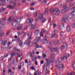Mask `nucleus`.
Wrapping results in <instances>:
<instances>
[{
	"instance_id": "15",
	"label": "nucleus",
	"mask_w": 75,
	"mask_h": 75,
	"mask_svg": "<svg viewBox=\"0 0 75 75\" xmlns=\"http://www.w3.org/2000/svg\"><path fill=\"white\" fill-rule=\"evenodd\" d=\"M45 31H46L44 29H43L42 30L41 33H40V37H41L44 36V35H43V34L42 33H45Z\"/></svg>"
},
{
	"instance_id": "22",
	"label": "nucleus",
	"mask_w": 75,
	"mask_h": 75,
	"mask_svg": "<svg viewBox=\"0 0 75 75\" xmlns=\"http://www.w3.org/2000/svg\"><path fill=\"white\" fill-rule=\"evenodd\" d=\"M57 36V35L56 34H53L52 35L51 37L52 38H56Z\"/></svg>"
},
{
	"instance_id": "58",
	"label": "nucleus",
	"mask_w": 75,
	"mask_h": 75,
	"mask_svg": "<svg viewBox=\"0 0 75 75\" xmlns=\"http://www.w3.org/2000/svg\"><path fill=\"white\" fill-rule=\"evenodd\" d=\"M72 28H75V23H74L72 25Z\"/></svg>"
},
{
	"instance_id": "28",
	"label": "nucleus",
	"mask_w": 75,
	"mask_h": 75,
	"mask_svg": "<svg viewBox=\"0 0 75 75\" xmlns=\"http://www.w3.org/2000/svg\"><path fill=\"white\" fill-rule=\"evenodd\" d=\"M20 47H23L24 45V43H23L22 42H21L19 44Z\"/></svg>"
},
{
	"instance_id": "55",
	"label": "nucleus",
	"mask_w": 75,
	"mask_h": 75,
	"mask_svg": "<svg viewBox=\"0 0 75 75\" xmlns=\"http://www.w3.org/2000/svg\"><path fill=\"white\" fill-rule=\"evenodd\" d=\"M75 6V2L72 3L71 4V5L69 6Z\"/></svg>"
},
{
	"instance_id": "17",
	"label": "nucleus",
	"mask_w": 75,
	"mask_h": 75,
	"mask_svg": "<svg viewBox=\"0 0 75 75\" xmlns=\"http://www.w3.org/2000/svg\"><path fill=\"white\" fill-rule=\"evenodd\" d=\"M22 28L23 25H22V24H20L17 27V30H21V29H22Z\"/></svg>"
},
{
	"instance_id": "41",
	"label": "nucleus",
	"mask_w": 75,
	"mask_h": 75,
	"mask_svg": "<svg viewBox=\"0 0 75 75\" xmlns=\"http://www.w3.org/2000/svg\"><path fill=\"white\" fill-rule=\"evenodd\" d=\"M49 70H50V66L47 67L46 70V72H47H47H48V71H49Z\"/></svg>"
},
{
	"instance_id": "60",
	"label": "nucleus",
	"mask_w": 75,
	"mask_h": 75,
	"mask_svg": "<svg viewBox=\"0 0 75 75\" xmlns=\"http://www.w3.org/2000/svg\"><path fill=\"white\" fill-rule=\"evenodd\" d=\"M40 20V19L39 18V17H38V18H36L35 20V21H36V22H37V21H38V20Z\"/></svg>"
},
{
	"instance_id": "52",
	"label": "nucleus",
	"mask_w": 75,
	"mask_h": 75,
	"mask_svg": "<svg viewBox=\"0 0 75 75\" xmlns=\"http://www.w3.org/2000/svg\"><path fill=\"white\" fill-rule=\"evenodd\" d=\"M1 28H3V29H4V28H5V27H4V24H3L1 25Z\"/></svg>"
},
{
	"instance_id": "13",
	"label": "nucleus",
	"mask_w": 75,
	"mask_h": 75,
	"mask_svg": "<svg viewBox=\"0 0 75 75\" xmlns=\"http://www.w3.org/2000/svg\"><path fill=\"white\" fill-rule=\"evenodd\" d=\"M70 12H71L70 14H72L73 13H74L75 12V7L71 8L70 11Z\"/></svg>"
},
{
	"instance_id": "61",
	"label": "nucleus",
	"mask_w": 75,
	"mask_h": 75,
	"mask_svg": "<svg viewBox=\"0 0 75 75\" xmlns=\"http://www.w3.org/2000/svg\"><path fill=\"white\" fill-rule=\"evenodd\" d=\"M31 69H32V70H35V68L33 67H31Z\"/></svg>"
},
{
	"instance_id": "64",
	"label": "nucleus",
	"mask_w": 75,
	"mask_h": 75,
	"mask_svg": "<svg viewBox=\"0 0 75 75\" xmlns=\"http://www.w3.org/2000/svg\"><path fill=\"white\" fill-rule=\"evenodd\" d=\"M30 13L29 12L26 14V16H30Z\"/></svg>"
},
{
	"instance_id": "20",
	"label": "nucleus",
	"mask_w": 75,
	"mask_h": 75,
	"mask_svg": "<svg viewBox=\"0 0 75 75\" xmlns=\"http://www.w3.org/2000/svg\"><path fill=\"white\" fill-rule=\"evenodd\" d=\"M47 0H45L42 2L41 4L43 5H45L47 4Z\"/></svg>"
},
{
	"instance_id": "34",
	"label": "nucleus",
	"mask_w": 75,
	"mask_h": 75,
	"mask_svg": "<svg viewBox=\"0 0 75 75\" xmlns=\"http://www.w3.org/2000/svg\"><path fill=\"white\" fill-rule=\"evenodd\" d=\"M31 62L29 61L28 63V64L27 65V67H29L31 65Z\"/></svg>"
},
{
	"instance_id": "11",
	"label": "nucleus",
	"mask_w": 75,
	"mask_h": 75,
	"mask_svg": "<svg viewBox=\"0 0 75 75\" xmlns=\"http://www.w3.org/2000/svg\"><path fill=\"white\" fill-rule=\"evenodd\" d=\"M57 60L59 62H62V61H64V60L65 61V58H64V57H59L57 59Z\"/></svg>"
},
{
	"instance_id": "25",
	"label": "nucleus",
	"mask_w": 75,
	"mask_h": 75,
	"mask_svg": "<svg viewBox=\"0 0 75 75\" xmlns=\"http://www.w3.org/2000/svg\"><path fill=\"white\" fill-rule=\"evenodd\" d=\"M43 42L45 44H47L48 43V40L47 39H45L43 40Z\"/></svg>"
},
{
	"instance_id": "14",
	"label": "nucleus",
	"mask_w": 75,
	"mask_h": 75,
	"mask_svg": "<svg viewBox=\"0 0 75 75\" xmlns=\"http://www.w3.org/2000/svg\"><path fill=\"white\" fill-rule=\"evenodd\" d=\"M33 21V19L31 18L28 19L27 20L26 23H32Z\"/></svg>"
},
{
	"instance_id": "32",
	"label": "nucleus",
	"mask_w": 75,
	"mask_h": 75,
	"mask_svg": "<svg viewBox=\"0 0 75 75\" xmlns=\"http://www.w3.org/2000/svg\"><path fill=\"white\" fill-rule=\"evenodd\" d=\"M36 59H37V57L36 56H33V59H32V61H35Z\"/></svg>"
},
{
	"instance_id": "27",
	"label": "nucleus",
	"mask_w": 75,
	"mask_h": 75,
	"mask_svg": "<svg viewBox=\"0 0 75 75\" xmlns=\"http://www.w3.org/2000/svg\"><path fill=\"white\" fill-rule=\"evenodd\" d=\"M33 34V33H32V32H30L28 33V37H30L31 36H32V35Z\"/></svg>"
},
{
	"instance_id": "33",
	"label": "nucleus",
	"mask_w": 75,
	"mask_h": 75,
	"mask_svg": "<svg viewBox=\"0 0 75 75\" xmlns=\"http://www.w3.org/2000/svg\"><path fill=\"white\" fill-rule=\"evenodd\" d=\"M66 11V8H62V11L61 12L62 13H65V11Z\"/></svg>"
},
{
	"instance_id": "16",
	"label": "nucleus",
	"mask_w": 75,
	"mask_h": 75,
	"mask_svg": "<svg viewBox=\"0 0 75 75\" xmlns=\"http://www.w3.org/2000/svg\"><path fill=\"white\" fill-rule=\"evenodd\" d=\"M67 31V32H69L71 31V26L69 25H68L67 27L66 28Z\"/></svg>"
},
{
	"instance_id": "56",
	"label": "nucleus",
	"mask_w": 75,
	"mask_h": 75,
	"mask_svg": "<svg viewBox=\"0 0 75 75\" xmlns=\"http://www.w3.org/2000/svg\"><path fill=\"white\" fill-rule=\"evenodd\" d=\"M65 39H63L62 40V42H63V43H64V42H65Z\"/></svg>"
},
{
	"instance_id": "39",
	"label": "nucleus",
	"mask_w": 75,
	"mask_h": 75,
	"mask_svg": "<svg viewBox=\"0 0 75 75\" xmlns=\"http://www.w3.org/2000/svg\"><path fill=\"white\" fill-rule=\"evenodd\" d=\"M8 8H14V7H13V5H10L8 6Z\"/></svg>"
},
{
	"instance_id": "40",
	"label": "nucleus",
	"mask_w": 75,
	"mask_h": 75,
	"mask_svg": "<svg viewBox=\"0 0 75 75\" xmlns=\"http://www.w3.org/2000/svg\"><path fill=\"white\" fill-rule=\"evenodd\" d=\"M22 35L23 37H25V35H26V33H25V32H23L22 33Z\"/></svg>"
},
{
	"instance_id": "19",
	"label": "nucleus",
	"mask_w": 75,
	"mask_h": 75,
	"mask_svg": "<svg viewBox=\"0 0 75 75\" xmlns=\"http://www.w3.org/2000/svg\"><path fill=\"white\" fill-rule=\"evenodd\" d=\"M14 18V16H12L8 20V21H11V20H13Z\"/></svg>"
},
{
	"instance_id": "6",
	"label": "nucleus",
	"mask_w": 75,
	"mask_h": 75,
	"mask_svg": "<svg viewBox=\"0 0 75 75\" xmlns=\"http://www.w3.org/2000/svg\"><path fill=\"white\" fill-rule=\"evenodd\" d=\"M56 67L57 69L60 70V71H62L63 69L64 68V64L62 63H59L58 64L56 65Z\"/></svg>"
},
{
	"instance_id": "37",
	"label": "nucleus",
	"mask_w": 75,
	"mask_h": 75,
	"mask_svg": "<svg viewBox=\"0 0 75 75\" xmlns=\"http://www.w3.org/2000/svg\"><path fill=\"white\" fill-rule=\"evenodd\" d=\"M36 72L38 75H40L41 74V72L38 71H37Z\"/></svg>"
},
{
	"instance_id": "49",
	"label": "nucleus",
	"mask_w": 75,
	"mask_h": 75,
	"mask_svg": "<svg viewBox=\"0 0 75 75\" xmlns=\"http://www.w3.org/2000/svg\"><path fill=\"white\" fill-rule=\"evenodd\" d=\"M11 32V31H10V30H9L7 32V33H6V35H9V34H10V33Z\"/></svg>"
},
{
	"instance_id": "1",
	"label": "nucleus",
	"mask_w": 75,
	"mask_h": 75,
	"mask_svg": "<svg viewBox=\"0 0 75 75\" xmlns=\"http://www.w3.org/2000/svg\"><path fill=\"white\" fill-rule=\"evenodd\" d=\"M13 50L15 51V52H16V53H14V52H13L11 54V57H12L13 56H14V55H16V54H17V55L18 57H20L22 55V52H21V51L19 49H18L16 47H14Z\"/></svg>"
},
{
	"instance_id": "35",
	"label": "nucleus",
	"mask_w": 75,
	"mask_h": 75,
	"mask_svg": "<svg viewBox=\"0 0 75 75\" xmlns=\"http://www.w3.org/2000/svg\"><path fill=\"white\" fill-rule=\"evenodd\" d=\"M7 43V42L6 40L4 41L3 42V44L4 45H6Z\"/></svg>"
},
{
	"instance_id": "47",
	"label": "nucleus",
	"mask_w": 75,
	"mask_h": 75,
	"mask_svg": "<svg viewBox=\"0 0 75 75\" xmlns=\"http://www.w3.org/2000/svg\"><path fill=\"white\" fill-rule=\"evenodd\" d=\"M35 13L38 15V14H39V13H40V11H37L35 12Z\"/></svg>"
},
{
	"instance_id": "53",
	"label": "nucleus",
	"mask_w": 75,
	"mask_h": 75,
	"mask_svg": "<svg viewBox=\"0 0 75 75\" xmlns=\"http://www.w3.org/2000/svg\"><path fill=\"white\" fill-rule=\"evenodd\" d=\"M62 21L63 23L65 22V18H63L62 19Z\"/></svg>"
},
{
	"instance_id": "45",
	"label": "nucleus",
	"mask_w": 75,
	"mask_h": 75,
	"mask_svg": "<svg viewBox=\"0 0 75 75\" xmlns=\"http://www.w3.org/2000/svg\"><path fill=\"white\" fill-rule=\"evenodd\" d=\"M73 16V15L71 14L70 15L68 16V17L69 18H72V16Z\"/></svg>"
},
{
	"instance_id": "42",
	"label": "nucleus",
	"mask_w": 75,
	"mask_h": 75,
	"mask_svg": "<svg viewBox=\"0 0 75 75\" xmlns=\"http://www.w3.org/2000/svg\"><path fill=\"white\" fill-rule=\"evenodd\" d=\"M35 5V3L34 2H32L30 5V6L33 7V6Z\"/></svg>"
},
{
	"instance_id": "23",
	"label": "nucleus",
	"mask_w": 75,
	"mask_h": 75,
	"mask_svg": "<svg viewBox=\"0 0 75 75\" xmlns=\"http://www.w3.org/2000/svg\"><path fill=\"white\" fill-rule=\"evenodd\" d=\"M53 44H56L57 45H59V41H54L53 42Z\"/></svg>"
},
{
	"instance_id": "18",
	"label": "nucleus",
	"mask_w": 75,
	"mask_h": 75,
	"mask_svg": "<svg viewBox=\"0 0 75 75\" xmlns=\"http://www.w3.org/2000/svg\"><path fill=\"white\" fill-rule=\"evenodd\" d=\"M48 12H49V9H48V8H47L44 11V13L45 14H48Z\"/></svg>"
},
{
	"instance_id": "50",
	"label": "nucleus",
	"mask_w": 75,
	"mask_h": 75,
	"mask_svg": "<svg viewBox=\"0 0 75 75\" xmlns=\"http://www.w3.org/2000/svg\"><path fill=\"white\" fill-rule=\"evenodd\" d=\"M63 8H66V9L67 10V8H68V6H67V5L66 4V5H65V6L63 7Z\"/></svg>"
},
{
	"instance_id": "24",
	"label": "nucleus",
	"mask_w": 75,
	"mask_h": 75,
	"mask_svg": "<svg viewBox=\"0 0 75 75\" xmlns=\"http://www.w3.org/2000/svg\"><path fill=\"white\" fill-rule=\"evenodd\" d=\"M11 44L10 42H9L7 43V45H8V47H7V49H9L10 50L11 49V47H10V45Z\"/></svg>"
},
{
	"instance_id": "59",
	"label": "nucleus",
	"mask_w": 75,
	"mask_h": 75,
	"mask_svg": "<svg viewBox=\"0 0 75 75\" xmlns=\"http://www.w3.org/2000/svg\"><path fill=\"white\" fill-rule=\"evenodd\" d=\"M8 72H9V73H11V72H12L11 69H8Z\"/></svg>"
},
{
	"instance_id": "57",
	"label": "nucleus",
	"mask_w": 75,
	"mask_h": 75,
	"mask_svg": "<svg viewBox=\"0 0 75 75\" xmlns=\"http://www.w3.org/2000/svg\"><path fill=\"white\" fill-rule=\"evenodd\" d=\"M24 63L23 62H22L21 64V67H23V66H24Z\"/></svg>"
},
{
	"instance_id": "31",
	"label": "nucleus",
	"mask_w": 75,
	"mask_h": 75,
	"mask_svg": "<svg viewBox=\"0 0 75 75\" xmlns=\"http://www.w3.org/2000/svg\"><path fill=\"white\" fill-rule=\"evenodd\" d=\"M64 27V24L62 23L60 26V28L61 29H63Z\"/></svg>"
},
{
	"instance_id": "8",
	"label": "nucleus",
	"mask_w": 75,
	"mask_h": 75,
	"mask_svg": "<svg viewBox=\"0 0 75 75\" xmlns=\"http://www.w3.org/2000/svg\"><path fill=\"white\" fill-rule=\"evenodd\" d=\"M50 50L52 52H55L58 53L59 52V48H55L54 47L50 48Z\"/></svg>"
},
{
	"instance_id": "54",
	"label": "nucleus",
	"mask_w": 75,
	"mask_h": 75,
	"mask_svg": "<svg viewBox=\"0 0 75 75\" xmlns=\"http://www.w3.org/2000/svg\"><path fill=\"white\" fill-rule=\"evenodd\" d=\"M42 56L44 58H45L46 57H47V55H46V54H43Z\"/></svg>"
},
{
	"instance_id": "3",
	"label": "nucleus",
	"mask_w": 75,
	"mask_h": 75,
	"mask_svg": "<svg viewBox=\"0 0 75 75\" xmlns=\"http://www.w3.org/2000/svg\"><path fill=\"white\" fill-rule=\"evenodd\" d=\"M47 64H50V62L54 63L56 62V60L54 58V54H51L50 56V59H47V58L45 59Z\"/></svg>"
},
{
	"instance_id": "12",
	"label": "nucleus",
	"mask_w": 75,
	"mask_h": 75,
	"mask_svg": "<svg viewBox=\"0 0 75 75\" xmlns=\"http://www.w3.org/2000/svg\"><path fill=\"white\" fill-rule=\"evenodd\" d=\"M6 19H7V17H6L4 18H3L1 19H0V25L4 23V21L6 20Z\"/></svg>"
},
{
	"instance_id": "46",
	"label": "nucleus",
	"mask_w": 75,
	"mask_h": 75,
	"mask_svg": "<svg viewBox=\"0 0 75 75\" xmlns=\"http://www.w3.org/2000/svg\"><path fill=\"white\" fill-rule=\"evenodd\" d=\"M16 63H17V60H14L13 61V64H16Z\"/></svg>"
},
{
	"instance_id": "44",
	"label": "nucleus",
	"mask_w": 75,
	"mask_h": 75,
	"mask_svg": "<svg viewBox=\"0 0 75 75\" xmlns=\"http://www.w3.org/2000/svg\"><path fill=\"white\" fill-rule=\"evenodd\" d=\"M33 17H36L38 15L36 14V13H33Z\"/></svg>"
},
{
	"instance_id": "5",
	"label": "nucleus",
	"mask_w": 75,
	"mask_h": 75,
	"mask_svg": "<svg viewBox=\"0 0 75 75\" xmlns=\"http://www.w3.org/2000/svg\"><path fill=\"white\" fill-rule=\"evenodd\" d=\"M55 11V13L56 15H58L60 13V11H59L58 8H56L55 9L52 8L50 10V13H53Z\"/></svg>"
},
{
	"instance_id": "51",
	"label": "nucleus",
	"mask_w": 75,
	"mask_h": 75,
	"mask_svg": "<svg viewBox=\"0 0 75 75\" xmlns=\"http://www.w3.org/2000/svg\"><path fill=\"white\" fill-rule=\"evenodd\" d=\"M32 53L33 54H35L36 53V51H35V50H33L32 51Z\"/></svg>"
},
{
	"instance_id": "30",
	"label": "nucleus",
	"mask_w": 75,
	"mask_h": 75,
	"mask_svg": "<svg viewBox=\"0 0 75 75\" xmlns=\"http://www.w3.org/2000/svg\"><path fill=\"white\" fill-rule=\"evenodd\" d=\"M65 48V46L63 45L61 46L60 49L61 50H64V49Z\"/></svg>"
},
{
	"instance_id": "29",
	"label": "nucleus",
	"mask_w": 75,
	"mask_h": 75,
	"mask_svg": "<svg viewBox=\"0 0 75 75\" xmlns=\"http://www.w3.org/2000/svg\"><path fill=\"white\" fill-rule=\"evenodd\" d=\"M40 31H39L38 30H36L35 32V33L36 34V35H38Z\"/></svg>"
},
{
	"instance_id": "7",
	"label": "nucleus",
	"mask_w": 75,
	"mask_h": 75,
	"mask_svg": "<svg viewBox=\"0 0 75 75\" xmlns=\"http://www.w3.org/2000/svg\"><path fill=\"white\" fill-rule=\"evenodd\" d=\"M32 38L30 37L28 38L27 41H25V43L26 44H28L29 47H32L33 46V44L32 42H30V41L31 40Z\"/></svg>"
},
{
	"instance_id": "26",
	"label": "nucleus",
	"mask_w": 75,
	"mask_h": 75,
	"mask_svg": "<svg viewBox=\"0 0 75 75\" xmlns=\"http://www.w3.org/2000/svg\"><path fill=\"white\" fill-rule=\"evenodd\" d=\"M6 10V9L4 8H1L0 9V13H1L3 11H5Z\"/></svg>"
},
{
	"instance_id": "10",
	"label": "nucleus",
	"mask_w": 75,
	"mask_h": 75,
	"mask_svg": "<svg viewBox=\"0 0 75 75\" xmlns=\"http://www.w3.org/2000/svg\"><path fill=\"white\" fill-rule=\"evenodd\" d=\"M70 55L68 53H66L65 54V56H64L63 57V58H64L65 59V61L66 62L67 61V58L69 57Z\"/></svg>"
},
{
	"instance_id": "2",
	"label": "nucleus",
	"mask_w": 75,
	"mask_h": 75,
	"mask_svg": "<svg viewBox=\"0 0 75 75\" xmlns=\"http://www.w3.org/2000/svg\"><path fill=\"white\" fill-rule=\"evenodd\" d=\"M42 40H41V38L40 37H37L36 39L34 40L33 41V44H34L36 45V49L37 50V48H41V45L37 43L36 42H41Z\"/></svg>"
},
{
	"instance_id": "63",
	"label": "nucleus",
	"mask_w": 75,
	"mask_h": 75,
	"mask_svg": "<svg viewBox=\"0 0 75 75\" xmlns=\"http://www.w3.org/2000/svg\"><path fill=\"white\" fill-rule=\"evenodd\" d=\"M4 59V57L2 56L0 58V61H1L2 60H3Z\"/></svg>"
},
{
	"instance_id": "62",
	"label": "nucleus",
	"mask_w": 75,
	"mask_h": 75,
	"mask_svg": "<svg viewBox=\"0 0 75 75\" xmlns=\"http://www.w3.org/2000/svg\"><path fill=\"white\" fill-rule=\"evenodd\" d=\"M4 49V47H3V45H2L1 46V50H3Z\"/></svg>"
},
{
	"instance_id": "21",
	"label": "nucleus",
	"mask_w": 75,
	"mask_h": 75,
	"mask_svg": "<svg viewBox=\"0 0 75 75\" xmlns=\"http://www.w3.org/2000/svg\"><path fill=\"white\" fill-rule=\"evenodd\" d=\"M30 29H34L35 28V25H31L30 26Z\"/></svg>"
},
{
	"instance_id": "38",
	"label": "nucleus",
	"mask_w": 75,
	"mask_h": 75,
	"mask_svg": "<svg viewBox=\"0 0 75 75\" xmlns=\"http://www.w3.org/2000/svg\"><path fill=\"white\" fill-rule=\"evenodd\" d=\"M3 31H0V37H3Z\"/></svg>"
},
{
	"instance_id": "48",
	"label": "nucleus",
	"mask_w": 75,
	"mask_h": 75,
	"mask_svg": "<svg viewBox=\"0 0 75 75\" xmlns=\"http://www.w3.org/2000/svg\"><path fill=\"white\" fill-rule=\"evenodd\" d=\"M66 48V49H67V48H68V45L67 44H66V45L64 46Z\"/></svg>"
},
{
	"instance_id": "43",
	"label": "nucleus",
	"mask_w": 75,
	"mask_h": 75,
	"mask_svg": "<svg viewBox=\"0 0 75 75\" xmlns=\"http://www.w3.org/2000/svg\"><path fill=\"white\" fill-rule=\"evenodd\" d=\"M8 54H6L5 53L4 55V58H7V57H8Z\"/></svg>"
},
{
	"instance_id": "36",
	"label": "nucleus",
	"mask_w": 75,
	"mask_h": 75,
	"mask_svg": "<svg viewBox=\"0 0 75 75\" xmlns=\"http://www.w3.org/2000/svg\"><path fill=\"white\" fill-rule=\"evenodd\" d=\"M28 57L30 56V57H33V55H32V53L31 52L28 53Z\"/></svg>"
},
{
	"instance_id": "9",
	"label": "nucleus",
	"mask_w": 75,
	"mask_h": 75,
	"mask_svg": "<svg viewBox=\"0 0 75 75\" xmlns=\"http://www.w3.org/2000/svg\"><path fill=\"white\" fill-rule=\"evenodd\" d=\"M44 16V15H43V14L41 13L40 14L39 17V18L40 20H42V22L43 23H44L45 22V21H46V20H45V19L43 18H44V17H43Z\"/></svg>"
},
{
	"instance_id": "4",
	"label": "nucleus",
	"mask_w": 75,
	"mask_h": 75,
	"mask_svg": "<svg viewBox=\"0 0 75 75\" xmlns=\"http://www.w3.org/2000/svg\"><path fill=\"white\" fill-rule=\"evenodd\" d=\"M23 19V17L21 16H18L17 18L16 19L14 20L11 23L12 25H16L17 24L19 23L21 21V20Z\"/></svg>"
}]
</instances>
